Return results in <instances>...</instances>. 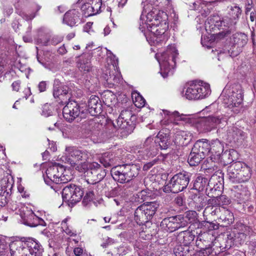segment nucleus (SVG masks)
<instances>
[{"instance_id": "obj_1", "label": "nucleus", "mask_w": 256, "mask_h": 256, "mask_svg": "<svg viewBox=\"0 0 256 256\" xmlns=\"http://www.w3.org/2000/svg\"><path fill=\"white\" fill-rule=\"evenodd\" d=\"M241 13L242 10L239 6H231L228 15L222 18L218 15L209 16L206 22V26L208 27V25L210 28H217L219 30H222L216 34V36L217 38H222L236 29V25Z\"/></svg>"}, {"instance_id": "obj_2", "label": "nucleus", "mask_w": 256, "mask_h": 256, "mask_svg": "<svg viewBox=\"0 0 256 256\" xmlns=\"http://www.w3.org/2000/svg\"><path fill=\"white\" fill-rule=\"evenodd\" d=\"M9 246L12 256H42V246L32 238H24L22 240L12 242Z\"/></svg>"}, {"instance_id": "obj_3", "label": "nucleus", "mask_w": 256, "mask_h": 256, "mask_svg": "<svg viewBox=\"0 0 256 256\" xmlns=\"http://www.w3.org/2000/svg\"><path fill=\"white\" fill-rule=\"evenodd\" d=\"M242 86L238 84H234L223 90L218 100L234 112L238 113L242 108Z\"/></svg>"}, {"instance_id": "obj_4", "label": "nucleus", "mask_w": 256, "mask_h": 256, "mask_svg": "<svg viewBox=\"0 0 256 256\" xmlns=\"http://www.w3.org/2000/svg\"><path fill=\"white\" fill-rule=\"evenodd\" d=\"M66 160L72 166L80 172L88 168L86 162L88 158V153L85 150H80L74 146L66 148Z\"/></svg>"}, {"instance_id": "obj_5", "label": "nucleus", "mask_w": 256, "mask_h": 256, "mask_svg": "<svg viewBox=\"0 0 256 256\" xmlns=\"http://www.w3.org/2000/svg\"><path fill=\"white\" fill-rule=\"evenodd\" d=\"M113 178L120 183L129 182L138 174V168L134 164H122L113 167L111 170Z\"/></svg>"}, {"instance_id": "obj_6", "label": "nucleus", "mask_w": 256, "mask_h": 256, "mask_svg": "<svg viewBox=\"0 0 256 256\" xmlns=\"http://www.w3.org/2000/svg\"><path fill=\"white\" fill-rule=\"evenodd\" d=\"M191 174L184 171L174 175L164 186L165 192L178 193L186 188L190 182Z\"/></svg>"}, {"instance_id": "obj_7", "label": "nucleus", "mask_w": 256, "mask_h": 256, "mask_svg": "<svg viewBox=\"0 0 256 256\" xmlns=\"http://www.w3.org/2000/svg\"><path fill=\"white\" fill-rule=\"evenodd\" d=\"M210 93V85L202 82H194L186 88L182 94L190 100L202 99Z\"/></svg>"}, {"instance_id": "obj_8", "label": "nucleus", "mask_w": 256, "mask_h": 256, "mask_svg": "<svg viewBox=\"0 0 256 256\" xmlns=\"http://www.w3.org/2000/svg\"><path fill=\"white\" fill-rule=\"evenodd\" d=\"M159 205L156 202L144 203L139 206L134 212V220L139 225L149 222L156 214Z\"/></svg>"}, {"instance_id": "obj_9", "label": "nucleus", "mask_w": 256, "mask_h": 256, "mask_svg": "<svg viewBox=\"0 0 256 256\" xmlns=\"http://www.w3.org/2000/svg\"><path fill=\"white\" fill-rule=\"evenodd\" d=\"M146 14V22L142 25L140 24L139 28L142 32H144V34L146 36L145 33L146 28H150L154 26L159 24L161 22L168 20V17L166 12L157 10L156 8H150Z\"/></svg>"}, {"instance_id": "obj_10", "label": "nucleus", "mask_w": 256, "mask_h": 256, "mask_svg": "<svg viewBox=\"0 0 256 256\" xmlns=\"http://www.w3.org/2000/svg\"><path fill=\"white\" fill-rule=\"evenodd\" d=\"M84 193L80 186L70 184L62 189V198L64 201L74 204L80 200Z\"/></svg>"}, {"instance_id": "obj_11", "label": "nucleus", "mask_w": 256, "mask_h": 256, "mask_svg": "<svg viewBox=\"0 0 256 256\" xmlns=\"http://www.w3.org/2000/svg\"><path fill=\"white\" fill-rule=\"evenodd\" d=\"M248 36L243 33H236L231 38L230 44L228 48V52L231 57L237 56L248 42Z\"/></svg>"}, {"instance_id": "obj_12", "label": "nucleus", "mask_w": 256, "mask_h": 256, "mask_svg": "<svg viewBox=\"0 0 256 256\" xmlns=\"http://www.w3.org/2000/svg\"><path fill=\"white\" fill-rule=\"evenodd\" d=\"M186 226V222L184 220L183 216L178 215L164 218L160 223V227L167 232H172L178 228Z\"/></svg>"}, {"instance_id": "obj_13", "label": "nucleus", "mask_w": 256, "mask_h": 256, "mask_svg": "<svg viewBox=\"0 0 256 256\" xmlns=\"http://www.w3.org/2000/svg\"><path fill=\"white\" fill-rule=\"evenodd\" d=\"M66 104L62 110L63 116L67 122H71L82 114L84 110L76 101L66 102Z\"/></svg>"}, {"instance_id": "obj_14", "label": "nucleus", "mask_w": 256, "mask_h": 256, "mask_svg": "<svg viewBox=\"0 0 256 256\" xmlns=\"http://www.w3.org/2000/svg\"><path fill=\"white\" fill-rule=\"evenodd\" d=\"M64 172H66V170L62 166L56 163L52 164L46 171V176H44L45 182L48 185H50L52 182L58 184V178Z\"/></svg>"}, {"instance_id": "obj_15", "label": "nucleus", "mask_w": 256, "mask_h": 256, "mask_svg": "<svg viewBox=\"0 0 256 256\" xmlns=\"http://www.w3.org/2000/svg\"><path fill=\"white\" fill-rule=\"evenodd\" d=\"M178 54V50L174 45L168 46L166 50L161 55V62H159L160 65L164 68L170 66L173 67L176 64V58Z\"/></svg>"}, {"instance_id": "obj_16", "label": "nucleus", "mask_w": 256, "mask_h": 256, "mask_svg": "<svg viewBox=\"0 0 256 256\" xmlns=\"http://www.w3.org/2000/svg\"><path fill=\"white\" fill-rule=\"evenodd\" d=\"M69 88L62 84L58 79L54 81L53 88V96L55 98H58L60 103L66 104L68 100H70L71 94L68 92Z\"/></svg>"}, {"instance_id": "obj_17", "label": "nucleus", "mask_w": 256, "mask_h": 256, "mask_svg": "<svg viewBox=\"0 0 256 256\" xmlns=\"http://www.w3.org/2000/svg\"><path fill=\"white\" fill-rule=\"evenodd\" d=\"M226 116H209L202 119L200 122V126L204 132H210L215 128L216 126L222 122H226Z\"/></svg>"}, {"instance_id": "obj_18", "label": "nucleus", "mask_w": 256, "mask_h": 256, "mask_svg": "<svg viewBox=\"0 0 256 256\" xmlns=\"http://www.w3.org/2000/svg\"><path fill=\"white\" fill-rule=\"evenodd\" d=\"M22 222L29 226L35 227L38 225H42L44 221L41 218L37 216L34 212L28 208L20 213Z\"/></svg>"}, {"instance_id": "obj_19", "label": "nucleus", "mask_w": 256, "mask_h": 256, "mask_svg": "<svg viewBox=\"0 0 256 256\" xmlns=\"http://www.w3.org/2000/svg\"><path fill=\"white\" fill-rule=\"evenodd\" d=\"M234 200L238 204H246L250 198V193L248 188L242 185L236 186L232 192Z\"/></svg>"}, {"instance_id": "obj_20", "label": "nucleus", "mask_w": 256, "mask_h": 256, "mask_svg": "<svg viewBox=\"0 0 256 256\" xmlns=\"http://www.w3.org/2000/svg\"><path fill=\"white\" fill-rule=\"evenodd\" d=\"M245 133L235 126H230L227 130L226 139L230 142H242L246 138Z\"/></svg>"}, {"instance_id": "obj_21", "label": "nucleus", "mask_w": 256, "mask_h": 256, "mask_svg": "<svg viewBox=\"0 0 256 256\" xmlns=\"http://www.w3.org/2000/svg\"><path fill=\"white\" fill-rule=\"evenodd\" d=\"M102 78L106 80V84L110 88L118 84L122 79L120 74L116 72L114 69L112 71L106 69L102 74Z\"/></svg>"}, {"instance_id": "obj_22", "label": "nucleus", "mask_w": 256, "mask_h": 256, "mask_svg": "<svg viewBox=\"0 0 256 256\" xmlns=\"http://www.w3.org/2000/svg\"><path fill=\"white\" fill-rule=\"evenodd\" d=\"M80 16L79 8H72L64 14V22L70 26H74L76 23L80 22Z\"/></svg>"}, {"instance_id": "obj_23", "label": "nucleus", "mask_w": 256, "mask_h": 256, "mask_svg": "<svg viewBox=\"0 0 256 256\" xmlns=\"http://www.w3.org/2000/svg\"><path fill=\"white\" fill-rule=\"evenodd\" d=\"M88 110L92 116H96L102 112V105L99 98L92 95L88 101Z\"/></svg>"}, {"instance_id": "obj_24", "label": "nucleus", "mask_w": 256, "mask_h": 256, "mask_svg": "<svg viewBox=\"0 0 256 256\" xmlns=\"http://www.w3.org/2000/svg\"><path fill=\"white\" fill-rule=\"evenodd\" d=\"M218 220V222L221 223V226H228L234 222V216L233 214L229 210L226 209L224 206H222Z\"/></svg>"}, {"instance_id": "obj_25", "label": "nucleus", "mask_w": 256, "mask_h": 256, "mask_svg": "<svg viewBox=\"0 0 256 256\" xmlns=\"http://www.w3.org/2000/svg\"><path fill=\"white\" fill-rule=\"evenodd\" d=\"M242 162H236L229 166L227 169V176L229 180L233 183L238 182V174L239 170L242 168Z\"/></svg>"}, {"instance_id": "obj_26", "label": "nucleus", "mask_w": 256, "mask_h": 256, "mask_svg": "<svg viewBox=\"0 0 256 256\" xmlns=\"http://www.w3.org/2000/svg\"><path fill=\"white\" fill-rule=\"evenodd\" d=\"M90 58L89 54H83L78 58L77 66L80 70L88 72L92 70Z\"/></svg>"}, {"instance_id": "obj_27", "label": "nucleus", "mask_w": 256, "mask_h": 256, "mask_svg": "<svg viewBox=\"0 0 256 256\" xmlns=\"http://www.w3.org/2000/svg\"><path fill=\"white\" fill-rule=\"evenodd\" d=\"M192 134L188 131L180 130L176 132L175 143L181 146H186L192 140Z\"/></svg>"}, {"instance_id": "obj_28", "label": "nucleus", "mask_w": 256, "mask_h": 256, "mask_svg": "<svg viewBox=\"0 0 256 256\" xmlns=\"http://www.w3.org/2000/svg\"><path fill=\"white\" fill-rule=\"evenodd\" d=\"M212 236L210 234L204 232L200 234L196 238V246L200 249L206 248V247L212 246Z\"/></svg>"}, {"instance_id": "obj_29", "label": "nucleus", "mask_w": 256, "mask_h": 256, "mask_svg": "<svg viewBox=\"0 0 256 256\" xmlns=\"http://www.w3.org/2000/svg\"><path fill=\"white\" fill-rule=\"evenodd\" d=\"M88 129L92 132V134L97 137L100 136L104 128L103 124L99 122L96 118L90 120L88 122Z\"/></svg>"}, {"instance_id": "obj_30", "label": "nucleus", "mask_w": 256, "mask_h": 256, "mask_svg": "<svg viewBox=\"0 0 256 256\" xmlns=\"http://www.w3.org/2000/svg\"><path fill=\"white\" fill-rule=\"evenodd\" d=\"M168 28V20L161 22L156 26H152L148 28L156 37L164 36V34Z\"/></svg>"}, {"instance_id": "obj_31", "label": "nucleus", "mask_w": 256, "mask_h": 256, "mask_svg": "<svg viewBox=\"0 0 256 256\" xmlns=\"http://www.w3.org/2000/svg\"><path fill=\"white\" fill-rule=\"evenodd\" d=\"M209 147L208 140L206 139H202L197 140L195 142L192 148L194 152L202 153L201 154H203L204 157H205L210 152V150H208Z\"/></svg>"}, {"instance_id": "obj_32", "label": "nucleus", "mask_w": 256, "mask_h": 256, "mask_svg": "<svg viewBox=\"0 0 256 256\" xmlns=\"http://www.w3.org/2000/svg\"><path fill=\"white\" fill-rule=\"evenodd\" d=\"M156 140L158 150H166L170 144L169 135L161 132H160L156 136Z\"/></svg>"}, {"instance_id": "obj_33", "label": "nucleus", "mask_w": 256, "mask_h": 256, "mask_svg": "<svg viewBox=\"0 0 256 256\" xmlns=\"http://www.w3.org/2000/svg\"><path fill=\"white\" fill-rule=\"evenodd\" d=\"M195 238L194 231L189 230L179 232L178 238L184 246H189Z\"/></svg>"}, {"instance_id": "obj_34", "label": "nucleus", "mask_w": 256, "mask_h": 256, "mask_svg": "<svg viewBox=\"0 0 256 256\" xmlns=\"http://www.w3.org/2000/svg\"><path fill=\"white\" fill-rule=\"evenodd\" d=\"M144 8L147 10L154 8L156 7L162 8L168 4V0H144Z\"/></svg>"}, {"instance_id": "obj_35", "label": "nucleus", "mask_w": 256, "mask_h": 256, "mask_svg": "<svg viewBox=\"0 0 256 256\" xmlns=\"http://www.w3.org/2000/svg\"><path fill=\"white\" fill-rule=\"evenodd\" d=\"M242 168L239 170L238 174V182H247L250 178L251 174L250 168L244 163L242 162Z\"/></svg>"}, {"instance_id": "obj_36", "label": "nucleus", "mask_w": 256, "mask_h": 256, "mask_svg": "<svg viewBox=\"0 0 256 256\" xmlns=\"http://www.w3.org/2000/svg\"><path fill=\"white\" fill-rule=\"evenodd\" d=\"M209 154H212V155L215 154L218 156L224 150L222 144L218 139L213 140L210 144H209Z\"/></svg>"}, {"instance_id": "obj_37", "label": "nucleus", "mask_w": 256, "mask_h": 256, "mask_svg": "<svg viewBox=\"0 0 256 256\" xmlns=\"http://www.w3.org/2000/svg\"><path fill=\"white\" fill-rule=\"evenodd\" d=\"M98 186L90 185L88 188L85 196L82 200V204L84 206H86L94 198L95 196L94 190H96Z\"/></svg>"}, {"instance_id": "obj_38", "label": "nucleus", "mask_w": 256, "mask_h": 256, "mask_svg": "<svg viewBox=\"0 0 256 256\" xmlns=\"http://www.w3.org/2000/svg\"><path fill=\"white\" fill-rule=\"evenodd\" d=\"M201 154L202 153H198L196 152H194V150L192 148L188 160V162L189 164L192 166L198 165L200 161L204 158L203 154Z\"/></svg>"}, {"instance_id": "obj_39", "label": "nucleus", "mask_w": 256, "mask_h": 256, "mask_svg": "<svg viewBox=\"0 0 256 256\" xmlns=\"http://www.w3.org/2000/svg\"><path fill=\"white\" fill-rule=\"evenodd\" d=\"M143 148L147 150L152 151V153H155L158 150L157 144H156V136H152L147 138L143 143Z\"/></svg>"}, {"instance_id": "obj_40", "label": "nucleus", "mask_w": 256, "mask_h": 256, "mask_svg": "<svg viewBox=\"0 0 256 256\" xmlns=\"http://www.w3.org/2000/svg\"><path fill=\"white\" fill-rule=\"evenodd\" d=\"M209 204L218 206H227L230 204V200L225 195L214 197L209 200Z\"/></svg>"}, {"instance_id": "obj_41", "label": "nucleus", "mask_w": 256, "mask_h": 256, "mask_svg": "<svg viewBox=\"0 0 256 256\" xmlns=\"http://www.w3.org/2000/svg\"><path fill=\"white\" fill-rule=\"evenodd\" d=\"M208 184V180L207 178H204L200 176H198L194 181V189L201 190Z\"/></svg>"}, {"instance_id": "obj_42", "label": "nucleus", "mask_w": 256, "mask_h": 256, "mask_svg": "<svg viewBox=\"0 0 256 256\" xmlns=\"http://www.w3.org/2000/svg\"><path fill=\"white\" fill-rule=\"evenodd\" d=\"M222 207L218 206L217 205L212 204L211 206H207L205 208L203 212L204 216H208L209 214L219 216Z\"/></svg>"}, {"instance_id": "obj_43", "label": "nucleus", "mask_w": 256, "mask_h": 256, "mask_svg": "<svg viewBox=\"0 0 256 256\" xmlns=\"http://www.w3.org/2000/svg\"><path fill=\"white\" fill-rule=\"evenodd\" d=\"M168 115H169L170 119L171 122L178 124V120H186L188 118H187L188 116L184 115L183 114H180V113L177 111H174L172 112H168V114H167Z\"/></svg>"}, {"instance_id": "obj_44", "label": "nucleus", "mask_w": 256, "mask_h": 256, "mask_svg": "<svg viewBox=\"0 0 256 256\" xmlns=\"http://www.w3.org/2000/svg\"><path fill=\"white\" fill-rule=\"evenodd\" d=\"M100 162L105 168L111 166L114 162L113 156L109 153H105L100 158Z\"/></svg>"}, {"instance_id": "obj_45", "label": "nucleus", "mask_w": 256, "mask_h": 256, "mask_svg": "<svg viewBox=\"0 0 256 256\" xmlns=\"http://www.w3.org/2000/svg\"><path fill=\"white\" fill-rule=\"evenodd\" d=\"M223 174L220 170H218L213 174L208 180V185L214 184L218 185V183L221 184V182H223Z\"/></svg>"}, {"instance_id": "obj_46", "label": "nucleus", "mask_w": 256, "mask_h": 256, "mask_svg": "<svg viewBox=\"0 0 256 256\" xmlns=\"http://www.w3.org/2000/svg\"><path fill=\"white\" fill-rule=\"evenodd\" d=\"M132 97L134 103L136 107L142 108L145 105L146 100L139 93L137 92H132Z\"/></svg>"}, {"instance_id": "obj_47", "label": "nucleus", "mask_w": 256, "mask_h": 256, "mask_svg": "<svg viewBox=\"0 0 256 256\" xmlns=\"http://www.w3.org/2000/svg\"><path fill=\"white\" fill-rule=\"evenodd\" d=\"M198 214L196 211L189 210L185 213V216H183L184 220L186 222V226L188 224L194 223L197 220Z\"/></svg>"}, {"instance_id": "obj_48", "label": "nucleus", "mask_w": 256, "mask_h": 256, "mask_svg": "<svg viewBox=\"0 0 256 256\" xmlns=\"http://www.w3.org/2000/svg\"><path fill=\"white\" fill-rule=\"evenodd\" d=\"M80 10L82 12L83 15L85 17H88L96 14L94 10V8L90 4L86 3L82 5Z\"/></svg>"}, {"instance_id": "obj_49", "label": "nucleus", "mask_w": 256, "mask_h": 256, "mask_svg": "<svg viewBox=\"0 0 256 256\" xmlns=\"http://www.w3.org/2000/svg\"><path fill=\"white\" fill-rule=\"evenodd\" d=\"M104 127L103 132L109 134L115 132L118 130L116 124L111 120H108Z\"/></svg>"}, {"instance_id": "obj_50", "label": "nucleus", "mask_w": 256, "mask_h": 256, "mask_svg": "<svg viewBox=\"0 0 256 256\" xmlns=\"http://www.w3.org/2000/svg\"><path fill=\"white\" fill-rule=\"evenodd\" d=\"M82 172L85 174V175L88 176L86 182L88 184H91L90 185L98 186L97 182L94 181V180H96V175L94 174V169L91 168L88 170V168Z\"/></svg>"}, {"instance_id": "obj_51", "label": "nucleus", "mask_w": 256, "mask_h": 256, "mask_svg": "<svg viewBox=\"0 0 256 256\" xmlns=\"http://www.w3.org/2000/svg\"><path fill=\"white\" fill-rule=\"evenodd\" d=\"M9 194L6 192V188H0V206H4L8 202Z\"/></svg>"}, {"instance_id": "obj_52", "label": "nucleus", "mask_w": 256, "mask_h": 256, "mask_svg": "<svg viewBox=\"0 0 256 256\" xmlns=\"http://www.w3.org/2000/svg\"><path fill=\"white\" fill-rule=\"evenodd\" d=\"M195 204V206L196 208L198 210H200L203 207V204H202L203 198L198 194H192L191 196Z\"/></svg>"}, {"instance_id": "obj_53", "label": "nucleus", "mask_w": 256, "mask_h": 256, "mask_svg": "<svg viewBox=\"0 0 256 256\" xmlns=\"http://www.w3.org/2000/svg\"><path fill=\"white\" fill-rule=\"evenodd\" d=\"M54 108L50 104H46L42 106V114L45 117L52 116L53 114Z\"/></svg>"}, {"instance_id": "obj_54", "label": "nucleus", "mask_w": 256, "mask_h": 256, "mask_svg": "<svg viewBox=\"0 0 256 256\" xmlns=\"http://www.w3.org/2000/svg\"><path fill=\"white\" fill-rule=\"evenodd\" d=\"M94 174L96 176V180L94 181L97 182V184L101 181L106 175V172L104 170L94 169Z\"/></svg>"}, {"instance_id": "obj_55", "label": "nucleus", "mask_w": 256, "mask_h": 256, "mask_svg": "<svg viewBox=\"0 0 256 256\" xmlns=\"http://www.w3.org/2000/svg\"><path fill=\"white\" fill-rule=\"evenodd\" d=\"M116 126L118 128V129H126L128 126L130 125V122H126L123 119H122L120 116H118V118L116 120Z\"/></svg>"}, {"instance_id": "obj_56", "label": "nucleus", "mask_w": 256, "mask_h": 256, "mask_svg": "<svg viewBox=\"0 0 256 256\" xmlns=\"http://www.w3.org/2000/svg\"><path fill=\"white\" fill-rule=\"evenodd\" d=\"M119 116L126 122L129 121L130 122V119L132 116V112L129 110H123L122 111Z\"/></svg>"}, {"instance_id": "obj_57", "label": "nucleus", "mask_w": 256, "mask_h": 256, "mask_svg": "<svg viewBox=\"0 0 256 256\" xmlns=\"http://www.w3.org/2000/svg\"><path fill=\"white\" fill-rule=\"evenodd\" d=\"M236 229V231L242 233H246V234H248L252 230L249 226L241 223L237 224Z\"/></svg>"}, {"instance_id": "obj_58", "label": "nucleus", "mask_w": 256, "mask_h": 256, "mask_svg": "<svg viewBox=\"0 0 256 256\" xmlns=\"http://www.w3.org/2000/svg\"><path fill=\"white\" fill-rule=\"evenodd\" d=\"M66 170V172H64L62 174H60L58 178V184L66 183L72 179L71 176L68 174Z\"/></svg>"}, {"instance_id": "obj_59", "label": "nucleus", "mask_w": 256, "mask_h": 256, "mask_svg": "<svg viewBox=\"0 0 256 256\" xmlns=\"http://www.w3.org/2000/svg\"><path fill=\"white\" fill-rule=\"evenodd\" d=\"M184 246H178L174 250V253L176 256H188L186 254V252H184Z\"/></svg>"}, {"instance_id": "obj_60", "label": "nucleus", "mask_w": 256, "mask_h": 256, "mask_svg": "<svg viewBox=\"0 0 256 256\" xmlns=\"http://www.w3.org/2000/svg\"><path fill=\"white\" fill-rule=\"evenodd\" d=\"M235 232L236 233L234 234V240L240 243L244 242L248 234H246V233H242L237 231Z\"/></svg>"}, {"instance_id": "obj_61", "label": "nucleus", "mask_w": 256, "mask_h": 256, "mask_svg": "<svg viewBox=\"0 0 256 256\" xmlns=\"http://www.w3.org/2000/svg\"><path fill=\"white\" fill-rule=\"evenodd\" d=\"M102 4V0H92L91 5H92V6L94 8V10L96 14L100 10Z\"/></svg>"}, {"instance_id": "obj_62", "label": "nucleus", "mask_w": 256, "mask_h": 256, "mask_svg": "<svg viewBox=\"0 0 256 256\" xmlns=\"http://www.w3.org/2000/svg\"><path fill=\"white\" fill-rule=\"evenodd\" d=\"M212 246L206 247V248L200 249L199 256H208L212 253Z\"/></svg>"}, {"instance_id": "obj_63", "label": "nucleus", "mask_w": 256, "mask_h": 256, "mask_svg": "<svg viewBox=\"0 0 256 256\" xmlns=\"http://www.w3.org/2000/svg\"><path fill=\"white\" fill-rule=\"evenodd\" d=\"M7 244L4 240H0V255L4 254L5 250L7 248Z\"/></svg>"}, {"instance_id": "obj_64", "label": "nucleus", "mask_w": 256, "mask_h": 256, "mask_svg": "<svg viewBox=\"0 0 256 256\" xmlns=\"http://www.w3.org/2000/svg\"><path fill=\"white\" fill-rule=\"evenodd\" d=\"M74 253L75 256H84L83 249L81 248H76L74 250Z\"/></svg>"}]
</instances>
